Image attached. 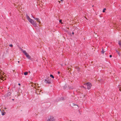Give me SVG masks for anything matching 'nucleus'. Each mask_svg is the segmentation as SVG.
Listing matches in <instances>:
<instances>
[{"label": "nucleus", "mask_w": 121, "mask_h": 121, "mask_svg": "<svg viewBox=\"0 0 121 121\" xmlns=\"http://www.w3.org/2000/svg\"><path fill=\"white\" fill-rule=\"evenodd\" d=\"M47 121H55V119L53 116H49L48 117Z\"/></svg>", "instance_id": "f257e3e1"}, {"label": "nucleus", "mask_w": 121, "mask_h": 121, "mask_svg": "<svg viewBox=\"0 0 121 121\" xmlns=\"http://www.w3.org/2000/svg\"><path fill=\"white\" fill-rule=\"evenodd\" d=\"M23 53L25 55L27 58L30 60H32V58L28 54V53L26 52V51L25 50L22 51Z\"/></svg>", "instance_id": "f03ea898"}, {"label": "nucleus", "mask_w": 121, "mask_h": 121, "mask_svg": "<svg viewBox=\"0 0 121 121\" xmlns=\"http://www.w3.org/2000/svg\"><path fill=\"white\" fill-rule=\"evenodd\" d=\"M84 84L87 85V89L89 90L91 89L92 86L90 82H88L86 83H85Z\"/></svg>", "instance_id": "7ed1b4c3"}, {"label": "nucleus", "mask_w": 121, "mask_h": 121, "mask_svg": "<svg viewBox=\"0 0 121 121\" xmlns=\"http://www.w3.org/2000/svg\"><path fill=\"white\" fill-rule=\"evenodd\" d=\"M44 82L45 83L47 84H51V82L50 81L49 79H45L44 81Z\"/></svg>", "instance_id": "20e7f679"}, {"label": "nucleus", "mask_w": 121, "mask_h": 121, "mask_svg": "<svg viewBox=\"0 0 121 121\" xmlns=\"http://www.w3.org/2000/svg\"><path fill=\"white\" fill-rule=\"evenodd\" d=\"M8 93L7 94V98H9L10 96L11 93L9 90L8 91Z\"/></svg>", "instance_id": "39448f33"}, {"label": "nucleus", "mask_w": 121, "mask_h": 121, "mask_svg": "<svg viewBox=\"0 0 121 121\" xmlns=\"http://www.w3.org/2000/svg\"><path fill=\"white\" fill-rule=\"evenodd\" d=\"M32 16L33 18L35 19V20H36L37 22L39 23V24H40L41 22H40V20L39 18H35L33 16Z\"/></svg>", "instance_id": "423d86ee"}, {"label": "nucleus", "mask_w": 121, "mask_h": 121, "mask_svg": "<svg viewBox=\"0 0 121 121\" xmlns=\"http://www.w3.org/2000/svg\"><path fill=\"white\" fill-rule=\"evenodd\" d=\"M26 16L27 19H28L29 21H30V20L31 21V19L28 16L27 14H26Z\"/></svg>", "instance_id": "0eeeda50"}, {"label": "nucleus", "mask_w": 121, "mask_h": 121, "mask_svg": "<svg viewBox=\"0 0 121 121\" xmlns=\"http://www.w3.org/2000/svg\"><path fill=\"white\" fill-rule=\"evenodd\" d=\"M35 21H34L33 20L31 19V20L29 21V22L32 24H33L34 23V22H35Z\"/></svg>", "instance_id": "6e6552de"}, {"label": "nucleus", "mask_w": 121, "mask_h": 121, "mask_svg": "<svg viewBox=\"0 0 121 121\" xmlns=\"http://www.w3.org/2000/svg\"><path fill=\"white\" fill-rule=\"evenodd\" d=\"M32 25L34 27H36V23L35 21L34 23L32 24Z\"/></svg>", "instance_id": "1a4fd4ad"}, {"label": "nucleus", "mask_w": 121, "mask_h": 121, "mask_svg": "<svg viewBox=\"0 0 121 121\" xmlns=\"http://www.w3.org/2000/svg\"><path fill=\"white\" fill-rule=\"evenodd\" d=\"M116 52H117V54H118L119 55H120V53L117 50V49H116Z\"/></svg>", "instance_id": "9d476101"}, {"label": "nucleus", "mask_w": 121, "mask_h": 121, "mask_svg": "<svg viewBox=\"0 0 121 121\" xmlns=\"http://www.w3.org/2000/svg\"><path fill=\"white\" fill-rule=\"evenodd\" d=\"M67 87V85H65L63 87L64 89H66V87Z\"/></svg>", "instance_id": "9b49d317"}, {"label": "nucleus", "mask_w": 121, "mask_h": 121, "mask_svg": "<svg viewBox=\"0 0 121 121\" xmlns=\"http://www.w3.org/2000/svg\"><path fill=\"white\" fill-rule=\"evenodd\" d=\"M118 44L120 47L121 48V42L119 41L118 43Z\"/></svg>", "instance_id": "f8f14e48"}, {"label": "nucleus", "mask_w": 121, "mask_h": 121, "mask_svg": "<svg viewBox=\"0 0 121 121\" xmlns=\"http://www.w3.org/2000/svg\"><path fill=\"white\" fill-rule=\"evenodd\" d=\"M50 77L52 78H54V77L53 76L52 74H50Z\"/></svg>", "instance_id": "ddd939ff"}, {"label": "nucleus", "mask_w": 121, "mask_h": 121, "mask_svg": "<svg viewBox=\"0 0 121 121\" xmlns=\"http://www.w3.org/2000/svg\"><path fill=\"white\" fill-rule=\"evenodd\" d=\"M28 72H26L24 73V74L25 75H26L28 74Z\"/></svg>", "instance_id": "4468645a"}, {"label": "nucleus", "mask_w": 121, "mask_h": 121, "mask_svg": "<svg viewBox=\"0 0 121 121\" xmlns=\"http://www.w3.org/2000/svg\"><path fill=\"white\" fill-rule=\"evenodd\" d=\"M104 51L103 49H102V51L101 52L102 54H104Z\"/></svg>", "instance_id": "2eb2a0df"}, {"label": "nucleus", "mask_w": 121, "mask_h": 121, "mask_svg": "<svg viewBox=\"0 0 121 121\" xmlns=\"http://www.w3.org/2000/svg\"><path fill=\"white\" fill-rule=\"evenodd\" d=\"M6 114L5 112H2V115L3 116L5 115Z\"/></svg>", "instance_id": "dca6fc26"}, {"label": "nucleus", "mask_w": 121, "mask_h": 121, "mask_svg": "<svg viewBox=\"0 0 121 121\" xmlns=\"http://www.w3.org/2000/svg\"><path fill=\"white\" fill-rule=\"evenodd\" d=\"M119 87L120 88L119 89V91H121V86L120 85V86H119Z\"/></svg>", "instance_id": "f3484780"}, {"label": "nucleus", "mask_w": 121, "mask_h": 121, "mask_svg": "<svg viewBox=\"0 0 121 121\" xmlns=\"http://www.w3.org/2000/svg\"><path fill=\"white\" fill-rule=\"evenodd\" d=\"M106 9L105 8L104 9L103 11V12L104 13V12H105V11L106 10Z\"/></svg>", "instance_id": "a211bd4d"}, {"label": "nucleus", "mask_w": 121, "mask_h": 121, "mask_svg": "<svg viewBox=\"0 0 121 121\" xmlns=\"http://www.w3.org/2000/svg\"><path fill=\"white\" fill-rule=\"evenodd\" d=\"M3 78L4 77H1L0 76V79H1V80H3Z\"/></svg>", "instance_id": "6ab92c4d"}, {"label": "nucleus", "mask_w": 121, "mask_h": 121, "mask_svg": "<svg viewBox=\"0 0 121 121\" xmlns=\"http://www.w3.org/2000/svg\"><path fill=\"white\" fill-rule=\"evenodd\" d=\"M62 20H61V19H60V20H59V22L60 23H61V22H62Z\"/></svg>", "instance_id": "aec40b11"}, {"label": "nucleus", "mask_w": 121, "mask_h": 121, "mask_svg": "<svg viewBox=\"0 0 121 121\" xmlns=\"http://www.w3.org/2000/svg\"><path fill=\"white\" fill-rule=\"evenodd\" d=\"M13 46V45L12 44H9V46L10 47H12Z\"/></svg>", "instance_id": "412c9836"}, {"label": "nucleus", "mask_w": 121, "mask_h": 121, "mask_svg": "<svg viewBox=\"0 0 121 121\" xmlns=\"http://www.w3.org/2000/svg\"><path fill=\"white\" fill-rule=\"evenodd\" d=\"M58 74H59L60 73V71H58L57 72Z\"/></svg>", "instance_id": "4be33fe9"}, {"label": "nucleus", "mask_w": 121, "mask_h": 121, "mask_svg": "<svg viewBox=\"0 0 121 121\" xmlns=\"http://www.w3.org/2000/svg\"><path fill=\"white\" fill-rule=\"evenodd\" d=\"M112 55H110V56H109V57H112Z\"/></svg>", "instance_id": "5701e85b"}, {"label": "nucleus", "mask_w": 121, "mask_h": 121, "mask_svg": "<svg viewBox=\"0 0 121 121\" xmlns=\"http://www.w3.org/2000/svg\"><path fill=\"white\" fill-rule=\"evenodd\" d=\"M72 34H73V35H74V33L73 32H72Z\"/></svg>", "instance_id": "b1692460"}, {"label": "nucleus", "mask_w": 121, "mask_h": 121, "mask_svg": "<svg viewBox=\"0 0 121 121\" xmlns=\"http://www.w3.org/2000/svg\"><path fill=\"white\" fill-rule=\"evenodd\" d=\"M18 85L19 86H20V85H21V84H20V83H19L18 84Z\"/></svg>", "instance_id": "393cba45"}, {"label": "nucleus", "mask_w": 121, "mask_h": 121, "mask_svg": "<svg viewBox=\"0 0 121 121\" xmlns=\"http://www.w3.org/2000/svg\"><path fill=\"white\" fill-rule=\"evenodd\" d=\"M60 0V1H63V0Z\"/></svg>", "instance_id": "a878e982"}, {"label": "nucleus", "mask_w": 121, "mask_h": 121, "mask_svg": "<svg viewBox=\"0 0 121 121\" xmlns=\"http://www.w3.org/2000/svg\"><path fill=\"white\" fill-rule=\"evenodd\" d=\"M69 88L70 89H73V88Z\"/></svg>", "instance_id": "bb28decb"}, {"label": "nucleus", "mask_w": 121, "mask_h": 121, "mask_svg": "<svg viewBox=\"0 0 121 121\" xmlns=\"http://www.w3.org/2000/svg\"><path fill=\"white\" fill-rule=\"evenodd\" d=\"M29 72L30 73V71H29Z\"/></svg>", "instance_id": "cd10ccee"}, {"label": "nucleus", "mask_w": 121, "mask_h": 121, "mask_svg": "<svg viewBox=\"0 0 121 121\" xmlns=\"http://www.w3.org/2000/svg\"><path fill=\"white\" fill-rule=\"evenodd\" d=\"M18 63H19V61H18Z\"/></svg>", "instance_id": "c85d7f7f"}, {"label": "nucleus", "mask_w": 121, "mask_h": 121, "mask_svg": "<svg viewBox=\"0 0 121 121\" xmlns=\"http://www.w3.org/2000/svg\"><path fill=\"white\" fill-rule=\"evenodd\" d=\"M12 100H14V99H12Z\"/></svg>", "instance_id": "c756f323"}, {"label": "nucleus", "mask_w": 121, "mask_h": 121, "mask_svg": "<svg viewBox=\"0 0 121 121\" xmlns=\"http://www.w3.org/2000/svg\"><path fill=\"white\" fill-rule=\"evenodd\" d=\"M59 3H60V1H59Z\"/></svg>", "instance_id": "7c9ffc66"}, {"label": "nucleus", "mask_w": 121, "mask_h": 121, "mask_svg": "<svg viewBox=\"0 0 121 121\" xmlns=\"http://www.w3.org/2000/svg\"><path fill=\"white\" fill-rule=\"evenodd\" d=\"M5 109H6V108H5Z\"/></svg>", "instance_id": "2f4dec72"}, {"label": "nucleus", "mask_w": 121, "mask_h": 121, "mask_svg": "<svg viewBox=\"0 0 121 121\" xmlns=\"http://www.w3.org/2000/svg\"><path fill=\"white\" fill-rule=\"evenodd\" d=\"M83 87H84V88H85V87H84V86H83Z\"/></svg>", "instance_id": "473e14b6"}]
</instances>
